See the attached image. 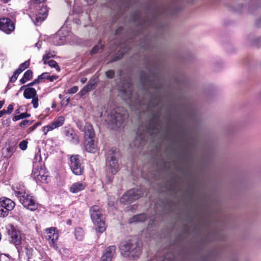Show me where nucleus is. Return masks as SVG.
Segmentation results:
<instances>
[{
	"mask_svg": "<svg viewBox=\"0 0 261 261\" xmlns=\"http://www.w3.org/2000/svg\"><path fill=\"white\" fill-rule=\"evenodd\" d=\"M29 65H30V62L29 61H25V62L21 64L19 67L23 71L25 69L28 68L29 67Z\"/></svg>",
	"mask_w": 261,
	"mask_h": 261,
	"instance_id": "38",
	"label": "nucleus"
},
{
	"mask_svg": "<svg viewBox=\"0 0 261 261\" xmlns=\"http://www.w3.org/2000/svg\"><path fill=\"white\" fill-rule=\"evenodd\" d=\"M67 224L68 225H70L71 224V220L69 219L67 221Z\"/></svg>",
	"mask_w": 261,
	"mask_h": 261,
	"instance_id": "56",
	"label": "nucleus"
},
{
	"mask_svg": "<svg viewBox=\"0 0 261 261\" xmlns=\"http://www.w3.org/2000/svg\"><path fill=\"white\" fill-rule=\"evenodd\" d=\"M18 75L17 74H16V73L14 72L13 75L10 77V82H14L16 81L17 79Z\"/></svg>",
	"mask_w": 261,
	"mask_h": 261,
	"instance_id": "44",
	"label": "nucleus"
},
{
	"mask_svg": "<svg viewBox=\"0 0 261 261\" xmlns=\"http://www.w3.org/2000/svg\"><path fill=\"white\" fill-rule=\"evenodd\" d=\"M9 211L6 209H4V207H0V217H5L8 215Z\"/></svg>",
	"mask_w": 261,
	"mask_h": 261,
	"instance_id": "37",
	"label": "nucleus"
},
{
	"mask_svg": "<svg viewBox=\"0 0 261 261\" xmlns=\"http://www.w3.org/2000/svg\"><path fill=\"white\" fill-rule=\"evenodd\" d=\"M0 30L9 34L14 31L15 25L10 18H2L0 19Z\"/></svg>",
	"mask_w": 261,
	"mask_h": 261,
	"instance_id": "12",
	"label": "nucleus"
},
{
	"mask_svg": "<svg viewBox=\"0 0 261 261\" xmlns=\"http://www.w3.org/2000/svg\"><path fill=\"white\" fill-rule=\"evenodd\" d=\"M141 191L137 189H132L127 191L120 199L122 203L132 202L141 196Z\"/></svg>",
	"mask_w": 261,
	"mask_h": 261,
	"instance_id": "10",
	"label": "nucleus"
},
{
	"mask_svg": "<svg viewBox=\"0 0 261 261\" xmlns=\"http://www.w3.org/2000/svg\"><path fill=\"white\" fill-rule=\"evenodd\" d=\"M37 250L36 249H33L32 248H27V254L29 258H32L35 255V253H36Z\"/></svg>",
	"mask_w": 261,
	"mask_h": 261,
	"instance_id": "32",
	"label": "nucleus"
},
{
	"mask_svg": "<svg viewBox=\"0 0 261 261\" xmlns=\"http://www.w3.org/2000/svg\"><path fill=\"white\" fill-rule=\"evenodd\" d=\"M13 110V105L10 104L8 106L7 108V110H6L7 114H11Z\"/></svg>",
	"mask_w": 261,
	"mask_h": 261,
	"instance_id": "42",
	"label": "nucleus"
},
{
	"mask_svg": "<svg viewBox=\"0 0 261 261\" xmlns=\"http://www.w3.org/2000/svg\"><path fill=\"white\" fill-rule=\"evenodd\" d=\"M141 191L137 189H132L127 191L120 199L122 203L132 202L141 196Z\"/></svg>",
	"mask_w": 261,
	"mask_h": 261,
	"instance_id": "8",
	"label": "nucleus"
},
{
	"mask_svg": "<svg viewBox=\"0 0 261 261\" xmlns=\"http://www.w3.org/2000/svg\"><path fill=\"white\" fill-rule=\"evenodd\" d=\"M56 103L54 102V103H53V105H52L51 107H52V108H55L56 107Z\"/></svg>",
	"mask_w": 261,
	"mask_h": 261,
	"instance_id": "57",
	"label": "nucleus"
},
{
	"mask_svg": "<svg viewBox=\"0 0 261 261\" xmlns=\"http://www.w3.org/2000/svg\"><path fill=\"white\" fill-rule=\"evenodd\" d=\"M163 261H167L166 259H165Z\"/></svg>",
	"mask_w": 261,
	"mask_h": 261,
	"instance_id": "62",
	"label": "nucleus"
},
{
	"mask_svg": "<svg viewBox=\"0 0 261 261\" xmlns=\"http://www.w3.org/2000/svg\"><path fill=\"white\" fill-rule=\"evenodd\" d=\"M120 249L121 254L124 257H138L141 253V246L137 238H133L123 242Z\"/></svg>",
	"mask_w": 261,
	"mask_h": 261,
	"instance_id": "2",
	"label": "nucleus"
},
{
	"mask_svg": "<svg viewBox=\"0 0 261 261\" xmlns=\"http://www.w3.org/2000/svg\"><path fill=\"white\" fill-rule=\"evenodd\" d=\"M58 78V75H53L51 76H49L48 80L50 82H53L54 80H57Z\"/></svg>",
	"mask_w": 261,
	"mask_h": 261,
	"instance_id": "45",
	"label": "nucleus"
},
{
	"mask_svg": "<svg viewBox=\"0 0 261 261\" xmlns=\"http://www.w3.org/2000/svg\"><path fill=\"white\" fill-rule=\"evenodd\" d=\"M15 205V202L9 198L6 197L0 198V207H4L9 212L12 210Z\"/></svg>",
	"mask_w": 261,
	"mask_h": 261,
	"instance_id": "16",
	"label": "nucleus"
},
{
	"mask_svg": "<svg viewBox=\"0 0 261 261\" xmlns=\"http://www.w3.org/2000/svg\"><path fill=\"white\" fill-rule=\"evenodd\" d=\"M49 76V74L48 72H44L42 73L41 75H39L38 77V80L40 82L41 80L47 79L48 80Z\"/></svg>",
	"mask_w": 261,
	"mask_h": 261,
	"instance_id": "35",
	"label": "nucleus"
},
{
	"mask_svg": "<svg viewBox=\"0 0 261 261\" xmlns=\"http://www.w3.org/2000/svg\"><path fill=\"white\" fill-rule=\"evenodd\" d=\"M95 87L96 82L94 81L90 82L81 90L80 92L81 96L85 95L87 93L94 89Z\"/></svg>",
	"mask_w": 261,
	"mask_h": 261,
	"instance_id": "22",
	"label": "nucleus"
},
{
	"mask_svg": "<svg viewBox=\"0 0 261 261\" xmlns=\"http://www.w3.org/2000/svg\"><path fill=\"white\" fill-rule=\"evenodd\" d=\"M40 122H37L36 123H35V124H34L33 126H32L30 129L31 130H34L37 126H38L39 125H40Z\"/></svg>",
	"mask_w": 261,
	"mask_h": 261,
	"instance_id": "47",
	"label": "nucleus"
},
{
	"mask_svg": "<svg viewBox=\"0 0 261 261\" xmlns=\"http://www.w3.org/2000/svg\"><path fill=\"white\" fill-rule=\"evenodd\" d=\"M30 124H31V123H30V122L29 120H25L22 121L20 123V126H25V125H30Z\"/></svg>",
	"mask_w": 261,
	"mask_h": 261,
	"instance_id": "43",
	"label": "nucleus"
},
{
	"mask_svg": "<svg viewBox=\"0 0 261 261\" xmlns=\"http://www.w3.org/2000/svg\"><path fill=\"white\" fill-rule=\"evenodd\" d=\"M38 83H39V81L38 80V79H35L33 82H31V83H29V84H28L27 85H26V86H33V85H34L35 84Z\"/></svg>",
	"mask_w": 261,
	"mask_h": 261,
	"instance_id": "46",
	"label": "nucleus"
},
{
	"mask_svg": "<svg viewBox=\"0 0 261 261\" xmlns=\"http://www.w3.org/2000/svg\"><path fill=\"white\" fill-rule=\"evenodd\" d=\"M87 81L86 78H82L81 80V82L82 84H84Z\"/></svg>",
	"mask_w": 261,
	"mask_h": 261,
	"instance_id": "52",
	"label": "nucleus"
},
{
	"mask_svg": "<svg viewBox=\"0 0 261 261\" xmlns=\"http://www.w3.org/2000/svg\"><path fill=\"white\" fill-rule=\"evenodd\" d=\"M78 87L77 86H73L68 90V93L69 94L75 93L78 91Z\"/></svg>",
	"mask_w": 261,
	"mask_h": 261,
	"instance_id": "41",
	"label": "nucleus"
},
{
	"mask_svg": "<svg viewBox=\"0 0 261 261\" xmlns=\"http://www.w3.org/2000/svg\"><path fill=\"white\" fill-rule=\"evenodd\" d=\"M55 128H56V127H55L54 124L52 122L49 125H48L46 126L43 127V131L44 132V135H46L48 132H49Z\"/></svg>",
	"mask_w": 261,
	"mask_h": 261,
	"instance_id": "33",
	"label": "nucleus"
},
{
	"mask_svg": "<svg viewBox=\"0 0 261 261\" xmlns=\"http://www.w3.org/2000/svg\"><path fill=\"white\" fill-rule=\"evenodd\" d=\"M45 0H31L30 9H34L30 14V17L34 24L39 25L45 19L48 15V9L43 4Z\"/></svg>",
	"mask_w": 261,
	"mask_h": 261,
	"instance_id": "1",
	"label": "nucleus"
},
{
	"mask_svg": "<svg viewBox=\"0 0 261 261\" xmlns=\"http://www.w3.org/2000/svg\"><path fill=\"white\" fill-rule=\"evenodd\" d=\"M47 232V238L51 247H54L55 250H59V248L56 244V242L58 239V233L56 232L55 227H51L46 229Z\"/></svg>",
	"mask_w": 261,
	"mask_h": 261,
	"instance_id": "13",
	"label": "nucleus"
},
{
	"mask_svg": "<svg viewBox=\"0 0 261 261\" xmlns=\"http://www.w3.org/2000/svg\"><path fill=\"white\" fill-rule=\"evenodd\" d=\"M135 145H137V143H135ZM138 146H139V144H138Z\"/></svg>",
	"mask_w": 261,
	"mask_h": 261,
	"instance_id": "60",
	"label": "nucleus"
},
{
	"mask_svg": "<svg viewBox=\"0 0 261 261\" xmlns=\"http://www.w3.org/2000/svg\"><path fill=\"white\" fill-rule=\"evenodd\" d=\"M14 193L24 207L32 211H35L38 208V204L33 196L20 191L14 190Z\"/></svg>",
	"mask_w": 261,
	"mask_h": 261,
	"instance_id": "5",
	"label": "nucleus"
},
{
	"mask_svg": "<svg viewBox=\"0 0 261 261\" xmlns=\"http://www.w3.org/2000/svg\"><path fill=\"white\" fill-rule=\"evenodd\" d=\"M85 147L89 152L95 153L97 150V145L94 139H85Z\"/></svg>",
	"mask_w": 261,
	"mask_h": 261,
	"instance_id": "17",
	"label": "nucleus"
},
{
	"mask_svg": "<svg viewBox=\"0 0 261 261\" xmlns=\"http://www.w3.org/2000/svg\"><path fill=\"white\" fill-rule=\"evenodd\" d=\"M141 191L137 189H132L127 191L120 199L122 203L132 202L141 196Z\"/></svg>",
	"mask_w": 261,
	"mask_h": 261,
	"instance_id": "9",
	"label": "nucleus"
},
{
	"mask_svg": "<svg viewBox=\"0 0 261 261\" xmlns=\"http://www.w3.org/2000/svg\"><path fill=\"white\" fill-rule=\"evenodd\" d=\"M55 56L54 53L48 52L43 57V61L44 64H46L47 60L50 58H53Z\"/></svg>",
	"mask_w": 261,
	"mask_h": 261,
	"instance_id": "30",
	"label": "nucleus"
},
{
	"mask_svg": "<svg viewBox=\"0 0 261 261\" xmlns=\"http://www.w3.org/2000/svg\"><path fill=\"white\" fill-rule=\"evenodd\" d=\"M65 41V37L59 34H55L51 37V42L55 45H62Z\"/></svg>",
	"mask_w": 261,
	"mask_h": 261,
	"instance_id": "21",
	"label": "nucleus"
},
{
	"mask_svg": "<svg viewBox=\"0 0 261 261\" xmlns=\"http://www.w3.org/2000/svg\"><path fill=\"white\" fill-rule=\"evenodd\" d=\"M101 48H102V45H97L95 46L93 48V49L91 52V54H96L97 53V51H98V50Z\"/></svg>",
	"mask_w": 261,
	"mask_h": 261,
	"instance_id": "40",
	"label": "nucleus"
},
{
	"mask_svg": "<svg viewBox=\"0 0 261 261\" xmlns=\"http://www.w3.org/2000/svg\"><path fill=\"white\" fill-rule=\"evenodd\" d=\"M22 72V70L18 67V68L14 72L16 74H17L19 75L20 73H21Z\"/></svg>",
	"mask_w": 261,
	"mask_h": 261,
	"instance_id": "49",
	"label": "nucleus"
},
{
	"mask_svg": "<svg viewBox=\"0 0 261 261\" xmlns=\"http://www.w3.org/2000/svg\"><path fill=\"white\" fill-rule=\"evenodd\" d=\"M156 125L153 122V124H151L149 126L146 127V131L150 135H153L156 133Z\"/></svg>",
	"mask_w": 261,
	"mask_h": 261,
	"instance_id": "28",
	"label": "nucleus"
},
{
	"mask_svg": "<svg viewBox=\"0 0 261 261\" xmlns=\"http://www.w3.org/2000/svg\"><path fill=\"white\" fill-rule=\"evenodd\" d=\"M23 96L26 99H30L34 96H37V91L33 88H26L23 92Z\"/></svg>",
	"mask_w": 261,
	"mask_h": 261,
	"instance_id": "24",
	"label": "nucleus"
},
{
	"mask_svg": "<svg viewBox=\"0 0 261 261\" xmlns=\"http://www.w3.org/2000/svg\"><path fill=\"white\" fill-rule=\"evenodd\" d=\"M32 98V103L33 105V107L34 108H37L39 105H38L39 99H38V95H37V96H34Z\"/></svg>",
	"mask_w": 261,
	"mask_h": 261,
	"instance_id": "36",
	"label": "nucleus"
},
{
	"mask_svg": "<svg viewBox=\"0 0 261 261\" xmlns=\"http://www.w3.org/2000/svg\"><path fill=\"white\" fill-rule=\"evenodd\" d=\"M47 64H48L50 67L55 68L57 71H59L60 70V68L56 61L50 60L47 62Z\"/></svg>",
	"mask_w": 261,
	"mask_h": 261,
	"instance_id": "31",
	"label": "nucleus"
},
{
	"mask_svg": "<svg viewBox=\"0 0 261 261\" xmlns=\"http://www.w3.org/2000/svg\"><path fill=\"white\" fill-rule=\"evenodd\" d=\"M96 1V0H86L87 4L89 5H93Z\"/></svg>",
	"mask_w": 261,
	"mask_h": 261,
	"instance_id": "48",
	"label": "nucleus"
},
{
	"mask_svg": "<svg viewBox=\"0 0 261 261\" xmlns=\"http://www.w3.org/2000/svg\"><path fill=\"white\" fill-rule=\"evenodd\" d=\"M115 252V246L108 247L105 251L100 261H111Z\"/></svg>",
	"mask_w": 261,
	"mask_h": 261,
	"instance_id": "15",
	"label": "nucleus"
},
{
	"mask_svg": "<svg viewBox=\"0 0 261 261\" xmlns=\"http://www.w3.org/2000/svg\"><path fill=\"white\" fill-rule=\"evenodd\" d=\"M89 212L92 221L97 226V230L99 232L105 231L106 227L102 219L101 209L98 205H93L90 207Z\"/></svg>",
	"mask_w": 261,
	"mask_h": 261,
	"instance_id": "4",
	"label": "nucleus"
},
{
	"mask_svg": "<svg viewBox=\"0 0 261 261\" xmlns=\"http://www.w3.org/2000/svg\"><path fill=\"white\" fill-rule=\"evenodd\" d=\"M4 104V101H3V100L0 101V109H1L2 108Z\"/></svg>",
	"mask_w": 261,
	"mask_h": 261,
	"instance_id": "53",
	"label": "nucleus"
},
{
	"mask_svg": "<svg viewBox=\"0 0 261 261\" xmlns=\"http://www.w3.org/2000/svg\"><path fill=\"white\" fill-rule=\"evenodd\" d=\"M106 75L107 77L112 79L114 77L115 75V72L113 70H110L106 72Z\"/></svg>",
	"mask_w": 261,
	"mask_h": 261,
	"instance_id": "39",
	"label": "nucleus"
},
{
	"mask_svg": "<svg viewBox=\"0 0 261 261\" xmlns=\"http://www.w3.org/2000/svg\"><path fill=\"white\" fill-rule=\"evenodd\" d=\"M119 152L117 149L112 148L109 150L107 153L106 165L107 169L111 174H115L119 169L118 158Z\"/></svg>",
	"mask_w": 261,
	"mask_h": 261,
	"instance_id": "3",
	"label": "nucleus"
},
{
	"mask_svg": "<svg viewBox=\"0 0 261 261\" xmlns=\"http://www.w3.org/2000/svg\"><path fill=\"white\" fill-rule=\"evenodd\" d=\"M120 94L124 100L130 98L132 94V87L130 83L127 82L120 89Z\"/></svg>",
	"mask_w": 261,
	"mask_h": 261,
	"instance_id": "14",
	"label": "nucleus"
},
{
	"mask_svg": "<svg viewBox=\"0 0 261 261\" xmlns=\"http://www.w3.org/2000/svg\"><path fill=\"white\" fill-rule=\"evenodd\" d=\"M33 76V72L31 70H28L23 74V77L20 80L21 84H24L28 81L31 79Z\"/></svg>",
	"mask_w": 261,
	"mask_h": 261,
	"instance_id": "26",
	"label": "nucleus"
},
{
	"mask_svg": "<svg viewBox=\"0 0 261 261\" xmlns=\"http://www.w3.org/2000/svg\"><path fill=\"white\" fill-rule=\"evenodd\" d=\"M136 139H141L142 140V138L141 136H137Z\"/></svg>",
	"mask_w": 261,
	"mask_h": 261,
	"instance_id": "58",
	"label": "nucleus"
},
{
	"mask_svg": "<svg viewBox=\"0 0 261 261\" xmlns=\"http://www.w3.org/2000/svg\"><path fill=\"white\" fill-rule=\"evenodd\" d=\"M8 232L11 237V242L16 246H19L21 244L22 234L18 229L11 225L8 229Z\"/></svg>",
	"mask_w": 261,
	"mask_h": 261,
	"instance_id": "11",
	"label": "nucleus"
},
{
	"mask_svg": "<svg viewBox=\"0 0 261 261\" xmlns=\"http://www.w3.org/2000/svg\"><path fill=\"white\" fill-rule=\"evenodd\" d=\"M65 134L69 139H70L73 143L76 144L78 143V140L76 135L74 134L72 129H67L65 130Z\"/></svg>",
	"mask_w": 261,
	"mask_h": 261,
	"instance_id": "23",
	"label": "nucleus"
},
{
	"mask_svg": "<svg viewBox=\"0 0 261 261\" xmlns=\"http://www.w3.org/2000/svg\"><path fill=\"white\" fill-rule=\"evenodd\" d=\"M5 114H7L6 110H3L2 111H0V118L2 117Z\"/></svg>",
	"mask_w": 261,
	"mask_h": 261,
	"instance_id": "50",
	"label": "nucleus"
},
{
	"mask_svg": "<svg viewBox=\"0 0 261 261\" xmlns=\"http://www.w3.org/2000/svg\"><path fill=\"white\" fill-rule=\"evenodd\" d=\"M31 116L30 114L27 113H23L19 115H16L13 118V121H17L21 119H23L27 117H29Z\"/></svg>",
	"mask_w": 261,
	"mask_h": 261,
	"instance_id": "29",
	"label": "nucleus"
},
{
	"mask_svg": "<svg viewBox=\"0 0 261 261\" xmlns=\"http://www.w3.org/2000/svg\"><path fill=\"white\" fill-rule=\"evenodd\" d=\"M18 94V92L16 93V95L17 96Z\"/></svg>",
	"mask_w": 261,
	"mask_h": 261,
	"instance_id": "61",
	"label": "nucleus"
},
{
	"mask_svg": "<svg viewBox=\"0 0 261 261\" xmlns=\"http://www.w3.org/2000/svg\"><path fill=\"white\" fill-rule=\"evenodd\" d=\"M65 121V118L63 116H59L53 122L55 127L57 128L62 126Z\"/></svg>",
	"mask_w": 261,
	"mask_h": 261,
	"instance_id": "27",
	"label": "nucleus"
},
{
	"mask_svg": "<svg viewBox=\"0 0 261 261\" xmlns=\"http://www.w3.org/2000/svg\"><path fill=\"white\" fill-rule=\"evenodd\" d=\"M24 87H26V86H23L21 87L20 88V89H19V91H20L22 90V89H23Z\"/></svg>",
	"mask_w": 261,
	"mask_h": 261,
	"instance_id": "59",
	"label": "nucleus"
},
{
	"mask_svg": "<svg viewBox=\"0 0 261 261\" xmlns=\"http://www.w3.org/2000/svg\"><path fill=\"white\" fill-rule=\"evenodd\" d=\"M13 148H10V147H9V148H7V150H8V152H11V154H9V156H10L11 155L12 153V152H13Z\"/></svg>",
	"mask_w": 261,
	"mask_h": 261,
	"instance_id": "51",
	"label": "nucleus"
},
{
	"mask_svg": "<svg viewBox=\"0 0 261 261\" xmlns=\"http://www.w3.org/2000/svg\"><path fill=\"white\" fill-rule=\"evenodd\" d=\"M28 141L27 140H23L19 143V146L22 150H25L27 148Z\"/></svg>",
	"mask_w": 261,
	"mask_h": 261,
	"instance_id": "34",
	"label": "nucleus"
},
{
	"mask_svg": "<svg viewBox=\"0 0 261 261\" xmlns=\"http://www.w3.org/2000/svg\"><path fill=\"white\" fill-rule=\"evenodd\" d=\"M1 2L4 3H7L10 1V0H1Z\"/></svg>",
	"mask_w": 261,
	"mask_h": 261,
	"instance_id": "55",
	"label": "nucleus"
},
{
	"mask_svg": "<svg viewBox=\"0 0 261 261\" xmlns=\"http://www.w3.org/2000/svg\"><path fill=\"white\" fill-rule=\"evenodd\" d=\"M118 111L119 109L107 110L105 113L102 112L101 113L106 117L105 120L107 123L118 126L122 123L124 119Z\"/></svg>",
	"mask_w": 261,
	"mask_h": 261,
	"instance_id": "6",
	"label": "nucleus"
},
{
	"mask_svg": "<svg viewBox=\"0 0 261 261\" xmlns=\"http://www.w3.org/2000/svg\"><path fill=\"white\" fill-rule=\"evenodd\" d=\"M146 219V216L144 214H139L135 215L129 220L130 223L143 222Z\"/></svg>",
	"mask_w": 261,
	"mask_h": 261,
	"instance_id": "25",
	"label": "nucleus"
},
{
	"mask_svg": "<svg viewBox=\"0 0 261 261\" xmlns=\"http://www.w3.org/2000/svg\"><path fill=\"white\" fill-rule=\"evenodd\" d=\"M34 174L35 175L37 180L42 182H47V180L48 175L47 173L45 172V170L41 169L39 171L35 172Z\"/></svg>",
	"mask_w": 261,
	"mask_h": 261,
	"instance_id": "20",
	"label": "nucleus"
},
{
	"mask_svg": "<svg viewBox=\"0 0 261 261\" xmlns=\"http://www.w3.org/2000/svg\"><path fill=\"white\" fill-rule=\"evenodd\" d=\"M36 46L39 49L41 47V44H40L39 42H38L36 44Z\"/></svg>",
	"mask_w": 261,
	"mask_h": 261,
	"instance_id": "54",
	"label": "nucleus"
},
{
	"mask_svg": "<svg viewBox=\"0 0 261 261\" xmlns=\"http://www.w3.org/2000/svg\"><path fill=\"white\" fill-rule=\"evenodd\" d=\"M85 139H94L95 133L93 126L89 123H86L84 127Z\"/></svg>",
	"mask_w": 261,
	"mask_h": 261,
	"instance_id": "18",
	"label": "nucleus"
},
{
	"mask_svg": "<svg viewBox=\"0 0 261 261\" xmlns=\"http://www.w3.org/2000/svg\"><path fill=\"white\" fill-rule=\"evenodd\" d=\"M70 167L72 172L76 175H82L84 171V167L78 155H72L70 157Z\"/></svg>",
	"mask_w": 261,
	"mask_h": 261,
	"instance_id": "7",
	"label": "nucleus"
},
{
	"mask_svg": "<svg viewBox=\"0 0 261 261\" xmlns=\"http://www.w3.org/2000/svg\"><path fill=\"white\" fill-rule=\"evenodd\" d=\"M86 186L84 181H79L73 183L70 188V191L72 193H77L83 190Z\"/></svg>",
	"mask_w": 261,
	"mask_h": 261,
	"instance_id": "19",
	"label": "nucleus"
}]
</instances>
